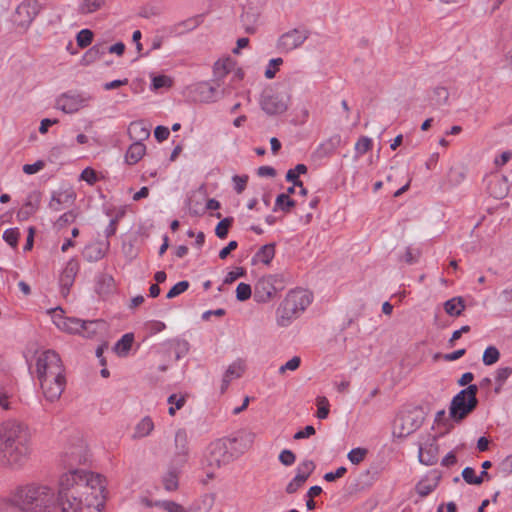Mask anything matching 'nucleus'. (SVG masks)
<instances>
[{"label":"nucleus","mask_w":512,"mask_h":512,"mask_svg":"<svg viewBox=\"0 0 512 512\" xmlns=\"http://www.w3.org/2000/svg\"><path fill=\"white\" fill-rule=\"evenodd\" d=\"M107 478L85 469H71L59 479L61 512H102L108 495Z\"/></svg>","instance_id":"1"},{"label":"nucleus","mask_w":512,"mask_h":512,"mask_svg":"<svg viewBox=\"0 0 512 512\" xmlns=\"http://www.w3.org/2000/svg\"><path fill=\"white\" fill-rule=\"evenodd\" d=\"M59 494L49 485L27 482L16 485L0 501V512H55Z\"/></svg>","instance_id":"2"},{"label":"nucleus","mask_w":512,"mask_h":512,"mask_svg":"<svg viewBox=\"0 0 512 512\" xmlns=\"http://www.w3.org/2000/svg\"><path fill=\"white\" fill-rule=\"evenodd\" d=\"M32 453V436L29 427L18 420L0 424V460L11 469L23 468Z\"/></svg>","instance_id":"3"},{"label":"nucleus","mask_w":512,"mask_h":512,"mask_svg":"<svg viewBox=\"0 0 512 512\" xmlns=\"http://www.w3.org/2000/svg\"><path fill=\"white\" fill-rule=\"evenodd\" d=\"M48 313L55 326L68 334H78L90 338L105 328V322L102 320L83 321L79 318L67 317L60 307L50 309Z\"/></svg>","instance_id":"4"},{"label":"nucleus","mask_w":512,"mask_h":512,"mask_svg":"<svg viewBox=\"0 0 512 512\" xmlns=\"http://www.w3.org/2000/svg\"><path fill=\"white\" fill-rule=\"evenodd\" d=\"M311 302L312 295L307 290L290 291L278 308L277 323L282 327L288 326L305 311Z\"/></svg>","instance_id":"5"},{"label":"nucleus","mask_w":512,"mask_h":512,"mask_svg":"<svg viewBox=\"0 0 512 512\" xmlns=\"http://www.w3.org/2000/svg\"><path fill=\"white\" fill-rule=\"evenodd\" d=\"M477 392L476 385H469L452 398L449 406V417L452 421L460 423L475 410L478 405Z\"/></svg>","instance_id":"6"},{"label":"nucleus","mask_w":512,"mask_h":512,"mask_svg":"<svg viewBox=\"0 0 512 512\" xmlns=\"http://www.w3.org/2000/svg\"><path fill=\"white\" fill-rule=\"evenodd\" d=\"M232 461V454L228 451V445L224 439L211 442L206 448L203 464L207 467V476L214 477V471Z\"/></svg>","instance_id":"7"},{"label":"nucleus","mask_w":512,"mask_h":512,"mask_svg":"<svg viewBox=\"0 0 512 512\" xmlns=\"http://www.w3.org/2000/svg\"><path fill=\"white\" fill-rule=\"evenodd\" d=\"M290 98L288 91L269 88L262 93L260 106L268 115L282 114L288 109Z\"/></svg>","instance_id":"8"},{"label":"nucleus","mask_w":512,"mask_h":512,"mask_svg":"<svg viewBox=\"0 0 512 512\" xmlns=\"http://www.w3.org/2000/svg\"><path fill=\"white\" fill-rule=\"evenodd\" d=\"M34 372L38 380L52 374L64 372L62 361L59 355L52 350H44L36 355Z\"/></svg>","instance_id":"9"},{"label":"nucleus","mask_w":512,"mask_h":512,"mask_svg":"<svg viewBox=\"0 0 512 512\" xmlns=\"http://www.w3.org/2000/svg\"><path fill=\"white\" fill-rule=\"evenodd\" d=\"M284 279L280 275H268L260 278L255 286V298L258 302H267L284 289Z\"/></svg>","instance_id":"10"},{"label":"nucleus","mask_w":512,"mask_h":512,"mask_svg":"<svg viewBox=\"0 0 512 512\" xmlns=\"http://www.w3.org/2000/svg\"><path fill=\"white\" fill-rule=\"evenodd\" d=\"M92 97L87 93L69 91L56 99V108L67 114H73L87 107Z\"/></svg>","instance_id":"11"},{"label":"nucleus","mask_w":512,"mask_h":512,"mask_svg":"<svg viewBox=\"0 0 512 512\" xmlns=\"http://www.w3.org/2000/svg\"><path fill=\"white\" fill-rule=\"evenodd\" d=\"M41 4L37 0H24L15 11L13 21L17 27L26 31L41 11Z\"/></svg>","instance_id":"12"},{"label":"nucleus","mask_w":512,"mask_h":512,"mask_svg":"<svg viewBox=\"0 0 512 512\" xmlns=\"http://www.w3.org/2000/svg\"><path fill=\"white\" fill-rule=\"evenodd\" d=\"M309 31L305 28H295L283 33L277 40L276 47L280 52L289 53L308 39Z\"/></svg>","instance_id":"13"},{"label":"nucleus","mask_w":512,"mask_h":512,"mask_svg":"<svg viewBox=\"0 0 512 512\" xmlns=\"http://www.w3.org/2000/svg\"><path fill=\"white\" fill-rule=\"evenodd\" d=\"M38 381L44 397L50 402L59 399L66 384L64 372L58 374L50 373L49 376Z\"/></svg>","instance_id":"14"},{"label":"nucleus","mask_w":512,"mask_h":512,"mask_svg":"<svg viewBox=\"0 0 512 512\" xmlns=\"http://www.w3.org/2000/svg\"><path fill=\"white\" fill-rule=\"evenodd\" d=\"M316 468L312 460H304L296 467V474L291 481L286 485L285 491L287 494H294L306 483L310 475Z\"/></svg>","instance_id":"15"},{"label":"nucleus","mask_w":512,"mask_h":512,"mask_svg":"<svg viewBox=\"0 0 512 512\" xmlns=\"http://www.w3.org/2000/svg\"><path fill=\"white\" fill-rule=\"evenodd\" d=\"M174 446L175 453L173 463L181 467L187 463L190 452L188 433L185 429L180 428L175 432Z\"/></svg>","instance_id":"16"},{"label":"nucleus","mask_w":512,"mask_h":512,"mask_svg":"<svg viewBox=\"0 0 512 512\" xmlns=\"http://www.w3.org/2000/svg\"><path fill=\"white\" fill-rule=\"evenodd\" d=\"M262 12L260 8L255 6H247L241 15V22L245 31L249 34H254L258 31L261 25Z\"/></svg>","instance_id":"17"},{"label":"nucleus","mask_w":512,"mask_h":512,"mask_svg":"<svg viewBox=\"0 0 512 512\" xmlns=\"http://www.w3.org/2000/svg\"><path fill=\"white\" fill-rule=\"evenodd\" d=\"M439 448L434 437H429L419 447V461L422 464L431 466L438 461Z\"/></svg>","instance_id":"18"},{"label":"nucleus","mask_w":512,"mask_h":512,"mask_svg":"<svg viewBox=\"0 0 512 512\" xmlns=\"http://www.w3.org/2000/svg\"><path fill=\"white\" fill-rule=\"evenodd\" d=\"M193 101L209 103L215 101L216 89L207 82H200L191 87Z\"/></svg>","instance_id":"19"},{"label":"nucleus","mask_w":512,"mask_h":512,"mask_svg":"<svg viewBox=\"0 0 512 512\" xmlns=\"http://www.w3.org/2000/svg\"><path fill=\"white\" fill-rule=\"evenodd\" d=\"M246 370V364L245 361L242 359H237L234 362H232L226 369L223 379H222V386L221 390L225 391L227 387L229 386L230 382L240 378Z\"/></svg>","instance_id":"20"},{"label":"nucleus","mask_w":512,"mask_h":512,"mask_svg":"<svg viewBox=\"0 0 512 512\" xmlns=\"http://www.w3.org/2000/svg\"><path fill=\"white\" fill-rule=\"evenodd\" d=\"M40 205V194L37 192L30 193L21 209L18 211L19 220H27L36 213Z\"/></svg>","instance_id":"21"},{"label":"nucleus","mask_w":512,"mask_h":512,"mask_svg":"<svg viewBox=\"0 0 512 512\" xmlns=\"http://www.w3.org/2000/svg\"><path fill=\"white\" fill-rule=\"evenodd\" d=\"M416 428V422L408 414L399 415L394 423V433L400 437L410 435Z\"/></svg>","instance_id":"22"},{"label":"nucleus","mask_w":512,"mask_h":512,"mask_svg":"<svg viewBox=\"0 0 512 512\" xmlns=\"http://www.w3.org/2000/svg\"><path fill=\"white\" fill-rule=\"evenodd\" d=\"M75 196L72 191H60L53 193L49 202V208L54 211H60L65 206L74 202Z\"/></svg>","instance_id":"23"},{"label":"nucleus","mask_w":512,"mask_h":512,"mask_svg":"<svg viewBox=\"0 0 512 512\" xmlns=\"http://www.w3.org/2000/svg\"><path fill=\"white\" fill-rule=\"evenodd\" d=\"M155 428L154 421L150 416L140 419L133 428L131 438L134 440L142 439L149 436Z\"/></svg>","instance_id":"24"},{"label":"nucleus","mask_w":512,"mask_h":512,"mask_svg":"<svg viewBox=\"0 0 512 512\" xmlns=\"http://www.w3.org/2000/svg\"><path fill=\"white\" fill-rule=\"evenodd\" d=\"M78 271L79 262L76 259H70L60 275L61 286L65 288L71 287Z\"/></svg>","instance_id":"25"},{"label":"nucleus","mask_w":512,"mask_h":512,"mask_svg":"<svg viewBox=\"0 0 512 512\" xmlns=\"http://www.w3.org/2000/svg\"><path fill=\"white\" fill-rule=\"evenodd\" d=\"M150 128L151 126L146 121L140 120L132 122L128 131L131 138L141 142L150 136Z\"/></svg>","instance_id":"26"},{"label":"nucleus","mask_w":512,"mask_h":512,"mask_svg":"<svg viewBox=\"0 0 512 512\" xmlns=\"http://www.w3.org/2000/svg\"><path fill=\"white\" fill-rule=\"evenodd\" d=\"M275 257V245L266 244L262 246L253 256L254 263L269 265Z\"/></svg>","instance_id":"27"},{"label":"nucleus","mask_w":512,"mask_h":512,"mask_svg":"<svg viewBox=\"0 0 512 512\" xmlns=\"http://www.w3.org/2000/svg\"><path fill=\"white\" fill-rule=\"evenodd\" d=\"M235 66L236 62L231 57L221 58L214 64V75L218 78H223L233 71Z\"/></svg>","instance_id":"28"},{"label":"nucleus","mask_w":512,"mask_h":512,"mask_svg":"<svg viewBox=\"0 0 512 512\" xmlns=\"http://www.w3.org/2000/svg\"><path fill=\"white\" fill-rule=\"evenodd\" d=\"M106 4L105 0H81L77 12L81 15H88L101 10Z\"/></svg>","instance_id":"29"},{"label":"nucleus","mask_w":512,"mask_h":512,"mask_svg":"<svg viewBox=\"0 0 512 512\" xmlns=\"http://www.w3.org/2000/svg\"><path fill=\"white\" fill-rule=\"evenodd\" d=\"M146 147L142 142L136 141L128 148L126 152V161L128 164H136L145 155Z\"/></svg>","instance_id":"30"},{"label":"nucleus","mask_w":512,"mask_h":512,"mask_svg":"<svg viewBox=\"0 0 512 512\" xmlns=\"http://www.w3.org/2000/svg\"><path fill=\"white\" fill-rule=\"evenodd\" d=\"M465 309V302L462 297H453L444 303L445 312L452 317H458Z\"/></svg>","instance_id":"31"},{"label":"nucleus","mask_w":512,"mask_h":512,"mask_svg":"<svg viewBox=\"0 0 512 512\" xmlns=\"http://www.w3.org/2000/svg\"><path fill=\"white\" fill-rule=\"evenodd\" d=\"M134 342V334L126 333L124 334L115 344L114 351L120 357H125L128 355L132 344Z\"/></svg>","instance_id":"32"},{"label":"nucleus","mask_w":512,"mask_h":512,"mask_svg":"<svg viewBox=\"0 0 512 512\" xmlns=\"http://www.w3.org/2000/svg\"><path fill=\"white\" fill-rule=\"evenodd\" d=\"M256 434L251 431H244L233 439L234 442L239 443L241 446V452L248 451L252 448Z\"/></svg>","instance_id":"33"},{"label":"nucleus","mask_w":512,"mask_h":512,"mask_svg":"<svg viewBox=\"0 0 512 512\" xmlns=\"http://www.w3.org/2000/svg\"><path fill=\"white\" fill-rule=\"evenodd\" d=\"M163 486L167 491H175L179 485V472L175 470L167 471L162 479Z\"/></svg>","instance_id":"34"},{"label":"nucleus","mask_w":512,"mask_h":512,"mask_svg":"<svg viewBox=\"0 0 512 512\" xmlns=\"http://www.w3.org/2000/svg\"><path fill=\"white\" fill-rule=\"evenodd\" d=\"M462 477L468 484L479 485L483 482V478H488L489 475L486 471H483L480 476H477L473 468L466 467L462 471Z\"/></svg>","instance_id":"35"},{"label":"nucleus","mask_w":512,"mask_h":512,"mask_svg":"<svg viewBox=\"0 0 512 512\" xmlns=\"http://www.w3.org/2000/svg\"><path fill=\"white\" fill-rule=\"evenodd\" d=\"M296 205V202L288 194H279L275 200L274 210L289 212Z\"/></svg>","instance_id":"36"},{"label":"nucleus","mask_w":512,"mask_h":512,"mask_svg":"<svg viewBox=\"0 0 512 512\" xmlns=\"http://www.w3.org/2000/svg\"><path fill=\"white\" fill-rule=\"evenodd\" d=\"M505 178H495L490 182L491 194L496 198H503L507 192Z\"/></svg>","instance_id":"37"},{"label":"nucleus","mask_w":512,"mask_h":512,"mask_svg":"<svg viewBox=\"0 0 512 512\" xmlns=\"http://www.w3.org/2000/svg\"><path fill=\"white\" fill-rule=\"evenodd\" d=\"M317 412L316 417L320 420H324L329 416L330 403L325 396H318L316 398Z\"/></svg>","instance_id":"38"},{"label":"nucleus","mask_w":512,"mask_h":512,"mask_svg":"<svg viewBox=\"0 0 512 512\" xmlns=\"http://www.w3.org/2000/svg\"><path fill=\"white\" fill-rule=\"evenodd\" d=\"M307 172V167L304 164H297L295 168L288 170L286 180L292 182L295 186H301V181L298 179L300 175Z\"/></svg>","instance_id":"39"},{"label":"nucleus","mask_w":512,"mask_h":512,"mask_svg":"<svg viewBox=\"0 0 512 512\" xmlns=\"http://www.w3.org/2000/svg\"><path fill=\"white\" fill-rule=\"evenodd\" d=\"M168 403L170 407L168 409V413L171 416H174L177 410H180L186 403V397L180 394H172L168 398Z\"/></svg>","instance_id":"40"},{"label":"nucleus","mask_w":512,"mask_h":512,"mask_svg":"<svg viewBox=\"0 0 512 512\" xmlns=\"http://www.w3.org/2000/svg\"><path fill=\"white\" fill-rule=\"evenodd\" d=\"M500 359V352L495 346H488L483 353L482 361L486 366H491Z\"/></svg>","instance_id":"41"},{"label":"nucleus","mask_w":512,"mask_h":512,"mask_svg":"<svg viewBox=\"0 0 512 512\" xmlns=\"http://www.w3.org/2000/svg\"><path fill=\"white\" fill-rule=\"evenodd\" d=\"M367 454L368 450L366 448L357 447L348 452L347 458L352 464L358 465L365 460Z\"/></svg>","instance_id":"42"},{"label":"nucleus","mask_w":512,"mask_h":512,"mask_svg":"<svg viewBox=\"0 0 512 512\" xmlns=\"http://www.w3.org/2000/svg\"><path fill=\"white\" fill-rule=\"evenodd\" d=\"M77 45L80 48L88 47L93 41V32L89 29H82L76 36Z\"/></svg>","instance_id":"43"},{"label":"nucleus","mask_w":512,"mask_h":512,"mask_svg":"<svg viewBox=\"0 0 512 512\" xmlns=\"http://www.w3.org/2000/svg\"><path fill=\"white\" fill-rule=\"evenodd\" d=\"M173 79L167 75H157L152 78V88L159 90L161 88H171Z\"/></svg>","instance_id":"44"},{"label":"nucleus","mask_w":512,"mask_h":512,"mask_svg":"<svg viewBox=\"0 0 512 512\" xmlns=\"http://www.w3.org/2000/svg\"><path fill=\"white\" fill-rule=\"evenodd\" d=\"M449 99V91L445 87H436L433 90L432 100L435 101L437 105H445L448 103Z\"/></svg>","instance_id":"45"},{"label":"nucleus","mask_w":512,"mask_h":512,"mask_svg":"<svg viewBox=\"0 0 512 512\" xmlns=\"http://www.w3.org/2000/svg\"><path fill=\"white\" fill-rule=\"evenodd\" d=\"M372 148V140L368 137H361L355 144L356 156L360 157Z\"/></svg>","instance_id":"46"},{"label":"nucleus","mask_w":512,"mask_h":512,"mask_svg":"<svg viewBox=\"0 0 512 512\" xmlns=\"http://www.w3.org/2000/svg\"><path fill=\"white\" fill-rule=\"evenodd\" d=\"M20 237V232L17 228L7 229L3 233V239L7 244L11 247L16 248L18 245V240Z\"/></svg>","instance_id":"47"},{"label":"nucleus","mask_w":512,"mask_h":512,"mask_svg":"<svg viewBox=\"0 0 512 512\" xmlns=\"http://www.w3.org/2000/svg\"><path fill=\"white\" fill-rule=\"evenodd\" d=\"M232 218H225L223 220H221L216 228H215V234L220 238V239H225L228 235V230H229V227L231 226L232 224Z\"/></svg>","instance_id":"48"},{"label":"nucleus","mask_w":512,"mask_h":512,"mask_svg":"<svg viewBox=\"0 0 512 512\" xmlns=\"http://www.w3.org/2000/svg\"><path fill=\"white\" fill-rule=\"evenodd\" d=\"M283 63L282 58H273L269 61L268 66L265 70V77L267 79H273L276 75V72L279 69V66Z\"/></svg>","instance_id":"49"},{"label":"nucleus","mask_w":512,"mask_h":512,"mask_svg":"<svg viewBox=\"0 0 512 512\" xmlns=\"http://www.w3.org/2000/svg\"><path fill=\"white\" fill-rule=\"evenodd\" d=\"M156 505L167 512H188L184 506L173 501H160Z\"/></svg>","instance_id":"50"},{"label":"nucleus","mask_w":512,"mask_h":512,"mask_svg":"<svg viewBox=\"0 0 512 512\" xmlns=\"http://www.w3.org/2000/svg\"><path fill=\"white\" fill-rule=\"evenodd\" d=\"M251 287L246 283H239L236 288V298L239 301H246L251 297Z\"/></svg>","instance_id":"51"},{"label":"nucleus","mask_w":512,"mask_h":512,"mask_svg":"<svg viewBox=\"0 0 512 512\" xmlns=\"http://www.w3.org/2000/svg\"><path fill=\"white\" fill-rule=\"evenodd\" d=\"M436 487V484H433L427 480H422L416 485V491L421 497L428 496Z\"/></svg>","instance_id":"52"},{"label":"nucleus","mask_w":512,"mask_h":512,"mask_svg":"<svg viewBox=\"0 0 512 512\" xmlns=\"http://www.w3.org/2000/svg\"><path fill=\"white\" fill-rule=\"evenodd\" d=\"M189 287V282L188 281H180L178 283H176L167 293L166 297L168 299H172L180 294H182L183 292H185Z\"/></svg>","instance_id":"53"},{"label":"nucleus","mask_w":512,"mask_h":512,"mask_svg":"<svg viewBox=\"0 0 512 512\" xmlns=\"http://www.w3.org/2000/svg\"><path fill=\"white\" fill-rule=\"evenodd\" d=\"M301 358L299 356L292 357L284 365L280 366L279 374H284L286 371H295L300 367Z\"/></svg>","instance_id":"54"},{"label":"nucleus","mask_w":512,"mask_h":512,"mask_svg":"<svg viewBox=\"0 0 512 512\" xmlns=\"http://www.w3.org/2000/svg\"><path fill=\"white\" fill-rule=\"evenodd\" d=\"M249 177L247 175H235L232 178L234 189L238 194H241L247 186Z\"/></svg>","instance_id":"55"},{"label":"nucleus","mask_w":512,"mask_h":512,"mask_svg":"<svg viewBox=\"0 0 512 512\" xmlns=\"http://www.w3.org/2000/svg\"><path fill=\"white\" fill-rule=\"evenodd\" d=\"M44 167H45V162L43 160H38L33 164L23 165L22 170L27 175H33V174H36V173L40 172L41 170H43Z\"/></svg>","instance_id":"56"},{"label":"nucleus","mask_w":512,"mask_h":512,"mask_svg":"<svg viewBox=\"0 0 512 512\" xmlns=\"http://www.w3.org/2000/svg\"><path fill=\"white\" fill-rule=\"evenodd\" d=\"M278 459L284 466H291L295 463L296 456L291 450L284 449L280 452Z\"/></svg>","instance_id":"57"},{"label":"nucleus","mask_w":512,"mask_h":512,"mask_svg":"<svg viewBox=\"0 0 512 512\" xmlns=\"http://www.w3.org/2000/svg\"><path fill=\"white\" fill-rule=\"evenodd\" d=\"M80 179L87 182L89 185H94L98 181L96 171L90 167H87L82 171Z\"/></svg>","instance_id":"58"},{"label":"nucleus","mask_w":512,"mask_h":512,"mask_svg":"<svg viewBox=\"0 0 512 512\" xmlns=\"http://www.w3.org/2000/svg\"><path fill=\"white\" fill-rule=\"evenodd\" d=\"M347 473V469L344 466L337 468L334 472H327L323 478L327 482H333L339 478H342Z\"/></svg>","instance_id":"59"},{"label":"nucleus","mask_w":512,"mask_h":512,"mask_svg":"<svg viewBox=\"0 0 512 512\" xmlns=\"http://www.w3.org/2000/svg\"><path fill=\"white\" fill-rule=\"evenodd\" d=\"M86 461L87 458L85 447L81 446L77 455H75L74 452H71L69 459L70 464H84Z\"/></svg>","instance_id":"60"},{"label":"nucleus","mask_w":512,"mask_h":512,"mask_svg":"<svg viewBox=\"0 0 512 512\" xmlns=\"http://www.w3.org/2000/svg\"><path fill=\"white\" fill-rule=\"evenodd\" d=\"M511 374H512V368H510V367L499 368L496 371L495 380L499 383L500 386H502Z\"/></svg>","instance_id":"61"},{"label":"nucleus","mask_w":512,"mask_h":512,"mask_svg":"<svg viewBox=\"0 0 512 512\" xmlns=\"http://www.w3.org/2000/svg\"><path fill=\"white\" fill-rule=\"evenodd\" d=\"M245 274V270L242 267H237L234 270L227 273L224 283L231 284L236 281L238 278L242 277Z\"/></svg>","instance_id":"62"},{"label":"nucleus","mask_w":512,"mask_h":512,"mask_svg":"<svg viewBox=\"0 0 512 512\" xmlns=\"http://www.w3.org/2000/svg\"><path fill=\"white\" fill-rule=\"evenodd\" d=\"M316 430L313 426L307 425L303 430L296 432L293 436L295 440L305 439L313 436Z\"/></svg>","instance_id":"63"},{"label":"nucleus","mask_w":512,"mask_h":512,"mask_svg":"<svg viewBox=\"0 0 512 512\" xmlns=\"http://www.w3.org/2000/svg\"><path fill=\"white\" fill-rule=\"evenodd\" d=\"M169 135H170V131L167 127L157 126L155 128L154 136L159 142H162V141H165L166 139H168Z\"/></svg>","instance_id":"64"}]
</instances>
